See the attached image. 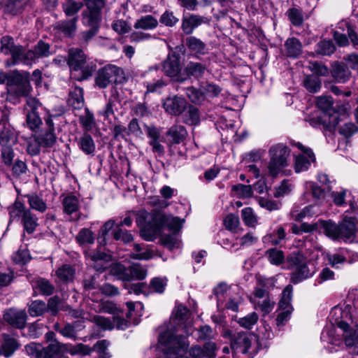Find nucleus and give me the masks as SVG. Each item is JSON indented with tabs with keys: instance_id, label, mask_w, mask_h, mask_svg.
Listing matches in <instances>:
<instances>
[{
	"instance_id": "680f3d73",
	"label": "nucleus",
	"mask_w": 358,
	"mask_h": 358,
	"mask_svg": "<svg viewBox=\"0 0 358 358\" xmlns=\"http://www.w3.org/2000/svg\"><path fill=\"white\" fill-rule=\"evenodd\" d=\"M241 216L243 221L248 227H254L257 222V217L250 207L245 208L241 210Z\"/></svg>"
},
{
	"instance_id": "a18cd8bd",
	"label": "nucleus",
	"mask_w": 358,
	"mask_h": 358,
	"mask_svg": "<svg viewBox=\"0 0 358 358\" xmlns=\"http://www.w3.org/2000/svg\"><path fill=\"white\" fill-rule=\"evenodd\" d=\"M77 21L78 17H73L69 20L59 22L57 27L65 35L71 36L76 30Z\"/></svg>"
},
{
	"instance_id": "58836bf2",
	"label": "nucleus",
	"mask_w": 358,
	"mask_h": 358,
	"mask_svg": "<svg viewBox=\"0 0 358 358\" xmlns=\"http://www.w3.org/2000/svg\"><path fill=\"white\" fill-rule=\"evenodd\" d=\"M37 221V217L29 210L22 215V222L24 230L29 234H32L35 231L38 226Z\"/></svg>"
},
{
	"instance_id": "4be33fe9",
	"label": "nucleus",
	"mask_w": 358,
	"mask_h": 358,
	"mask_svg": "<svg viewBox=\"0 0 358 358\" xmlns=\"http://www.w3.org/2000/svg\"><path fill=\"white\" fill-rule=\"evenodd\" d=\"M356 223L352 218L344 219L338 224V240H348L355 236Z\"/></svg>"
},
{
	"instance_id": "1a4fd4ad",
	"label": "nucleus",
	"mask_w": 358,
	"mask_h": 358,
	"mask_svg": "<svg viewBox=\"0 0 358 358\" xmlns=\"http://www.w3.org/2000/svg\"><path fill=\"white\" fill-rule=\"evenodd\" d=\"M292 293L293 287L291 285H287L282 292L281 299L278 303L280 312L278 314L275 320L276 325L278 327L285 324L292 313L293 308L291 305Z\"/></svg>"
},
{
	"instance_id": "4468645a",
	"label": "nucleus",
	"mask_w": 358,
	"mask_h": 358,
	"mask_svg": "<svg viewBox=\"0 0 358 358\" xmlns=\"http://www.w3.org/2000/svg\"><path fill=\"white\" fill-rule=\"evenodd\" d=\"M337 327L343 331V337L347 346L352 348L351 353L358 355V327H351L343 320L336 322Z\"/></svg>"
},
{
	"instance_id": "f03ea898",
	"label": "nucleus",
	"mask_w": 358,
	"mask_h": 358,
	"mask_svg": "<svg viewBox=\"0 0 358 358\" xmlns=\"http://www.w3.org/2000/svg\"><path fill=\"white\" fill-rule=\"evenodd\" d=\"M86 9L82 13V22L90 27L80 35L81 44H87L97 34L101 22V10L105 6L104 0H85Z\"/></svg>"
},
{
	"instance_id": "a211bd4d",
	"label": "nucleus",
	"mask_w": 358,
	"mask_h": 358,
	"mask_svg": "<svg viewBox=\"0 0 358 358\" xmlns=\"http://www.w3.org/2000/svg\"><path fill=\"white\" fill-rule=\"evenodd\" d=\"M164 73L175 80L179 79V57L176 53L169 54L163 64Z\"/></svg>"
},
{
	"instance_id": "c756f323",
	"label": "nucleus",
	"mask_w": 358,
	"mask_h": 358,
	"mask_svg": "<svg viewBox=\"0 0 358 358\" xmlns=\"http://www.w3.org/2000/svg\"><path fill=\"white\" fill-rule=\"evenodd\" d=\"M3 342L1 348V353L6 357H9L18 348L19 343L15 338L6 334H3Z\"/></svg>"
},
{
	"instance_id": "13d9d810",
	"label": "nucleus",
	"mask_w": 358,
	"mask_h": 358,
	"mask_svg": "<svg viewBox=\"0 0 358 358\" xmlns=\"http://www.w3.org/2000/svg\"><path fill=\"white\" fill-rule=\"evenodd\" d=\"M80 245L92 244L94 241V236L92 231L88 229H82L76 236Z\"/></svg>"
},
{
	"instance_id": "6ab92c4d",
	"label": "nucleus",
	"mask_w": 358,
	"mask_h": 358,
	"mask_svg": "<svg viewBox=\"0 0 358 358\" xmlns=\"http://www.w3.org/2000/svg\"><path fill=\"white\" fill-rule=\"evenodd\" d=\"M27 314L24 310L10 309L4 315V320L13 327L18 329L24 327L27 321Z\"/></svg>"
},
{
	"instance_id": "09e8293b",
	"label": "nucleus",
	"mask_w": 358,
	"mask_h": 358,
	"mask_svg": "<svg viewBox=\"0 0 358 358\" xmlns=\"http://www.w3.org/2000/svg\"><path fill=\"white\" fill-rule=\"evenodd\" d=\"M46 311L47 306L46 303L43 301H34L29 306L28 312L32 317L42 315Z\"/></svg>"
},
{
	"instance_id": "bf43d9fd",
	"label": "nucleus",
	"mask_w": 358,
	"mask_h": 358,
	"mask_svg": "<svg viewBox=\"0 0 358 358\" xmlns=\"http://www.w3.org/2000/svg\"><path fill=\"white\" fill-rule=\"evenodd\" d=\"M11 167L12 174L15 178H20L26 174L28 170L26 163L20 159H15Z\"/></svg>"
},
{
	"instance_id": "f257e3e1",
	"label": "nucleus",
	"mask_w": 358,
	"mask_h": 358,
	"mask_svg": "<svg viewBox=\"0 0 358 358\" xmlns=\"http://www.w3.org/2000/svg\"><path fill=\"white\" fill-rule=\"evenodd\" d=\"M179 306H176L164 329L158 337L157 348L162 355L159 358H179Z\"/></svg>"
},
{
	"instance_id": "a878e982",
	"label": "nucleus",
	"mask_w": 358,
	"mask_h": 358,
	"mask_svg": "<svg viewBox=\"0 0 358 358\" xmlns=\"http://www.w3.org/2000/svg\"><path fill=\"white\" fill-rule=\"evenodd\" d=\"M204 22L203 17L192 15L188 17H183L182 29L187 35H190L194 30Z\"/></svg>"
},
{
	"instance_id": "79ce46f5",
	"label": "nucleus",
	"mask_w": 358,
	"mask_h": 358,
	"mask_svg": "<svg viewBox=\"0 0 358 358\" xmlns=\"http://www.w3.org/2000/svg\"><path fill=\"white\" fill-rule=\"evenodd\" d=\"M289 20L295 27H301L303 23L302 10L296 8H291L286 12Z\"/></svg>"
},
{
	"instance_id": "c03bdc74",
	"label": "nucleus",
	"mask_w": 358,
	"mask_h": 358,
	"mask_svg": "<svg viewBox=\"0 0 358 358\" xmlns=\"http://www.w3.org/2000/svg\"><path fill=\"white\" fill-rule=\"evenodd\" d=\"M165 110L171 115H177L179 111V99L177 95L167 97L163 103Z\"/></svg>"
},
{
	"instance_id": "774afa93",
	"label": "nucleus",
	"mask_w": 358,
	"mask_h": 358,
	"mask_svg": "<svg viewBox=\"0 0 358 358\" xmlns=\"http://www.w3.org/2000/svg\"><path fill=\"white\" fill-rule=\"evenodd\" d=\"M185 94L189 101L194 103H199L203 99V94L193 87L186 88Z\"/></svg>"
},
{
	"instance_id": "4d7b16f0",
	"label": "nucleus",
	"mask_w": 358,
	"mask_h": 358,
	"mask_svg": "<svg viewBox=\"0 0 358 358\" xmlns=\"http://www.w3.org/2000/svg\"><path fill=\"white\" fill-rule=\"evenodd\" d=\"M258 319V315L255 312H253L243 317L239 318L238 323L241 327L250 329L257 322Z\"/></svg>"
},
{
	"instance_id": "f8f14e48",
	"label": "nucleus",
	"mask_w": 358,
	"mask_h": 358,
	"mask_svg": "<svg viewBox=\"0 0 358 358\" xmlns=\"http://www.w3.org/2000/svg\"><path fill=\"white\" fill-rule=\"evenodd\" d=\"M11 81L13 83V91L17 96H25L29 98L31 91L29 83V73L27 72L14 73Z\"/></svg>"
},
{
	"instance_id": "0eeeda50",
	"label": "nucleus",
	"mask_w": 358,
	"mask_h": 358,
	"mask_svg": "<svg viewBox=\"0 0 358 358\" xmlns=\"http://www.w3.org/2000/svg\"><path fill=\"white\" fill-rule=\"evenodd\" d=\"M251 335L246 332H236L231 336V348L234 358H252L250 352Z\"/></svg>"
},
{
	"instance_id": "cd10ccee",
	"label": "nucleus",
	"mask_w": 358,
	"mask_h": 358,
	"mask_svg": "<svg viewBox=\"0 0 358 358\" xmlns=\"http://www.w3.org/2000/svg\"><path fill=\"white\" fill-rule=\"evenodd\" d=\"M183 107V110H180V115L182 116L183 121L189 124H196L199 120L198 109L192 106L185 107L182 105V101L180 99V107Z\"/></svg>"
},
{
	"instance_id": "69168bd1",
	"label": "nucleus",
	"mask_w": 358,
	"mask_h": 358,
	"mask_svg": "<svg viewBox=\"0 0 358 358\" xmlns=\"http://www.w3.org/2000/svg\"><path fill=\"white\" fill-rule=\"evenodd\" d=\"M15 152L10 146L4 147L1 150V159L3 164L6 166H11L15 162Z\"/></svg>"
},
{
	"instance_id": "7c9ffc66",
	"label": "nucleus",
	"mask_w": 358,
	"mask_h": 358,
	"mask_svg": "<svg viewBox=\"0 0 358 358\" xmlns=\"http://www.w3.org/2000/svg\"><path fill=\"white\" fill-rule=\"evenodd\" d=\"M333 104V99L330 96H320L317 99V107L324 112L323 115H327V117L331 115L338 116L334 109Z\"/></svg>"
},
{
	"instance_id": "7ed1b4c3",
	"label": "nucleus",
	"mask_w": 358,
	"mask_h": 358,
	"mask_svg": "<svg viewBox=\"0 0 358 358\" xmlns=\"http://www.w3.org/2000/svg\"><path fill=\"white\" fill-rule=\"evenodd\" d=\"M141 217L145 222L141 230V236L147 241H154L160 233L162 227H171L172 224H177L179 222L178 217L162 215L157 211L142 212Z\"/></svg>"
},
{
	"instance_id": "2f4dec72",
	"label": "nucleus",
	"mask_w": 358,
	"mask_h": 358,
	"mask_svg": "<svg viewBox=\"0 0 358 358\" xmlns=\"http://www.w3.org/2000/svg\"><path fill=\"white\" fill-rule=\"evenodd\" d=\"M79 148L86 155H92L95 151V143L92 136L85 133L78 141Z\"/></svg>"
},
{
	"instance_id": "ea45409f",
	"label": "nucleus",
	"mask_w": 358,
	"mask_h": 358,
	"mask_svg": "<svg viewBox=\"0 0 358 358\" xmlns=\"http://www.w3.org/2000/svg\"><path fill=\"white\" fill-rule=\"evenodd\" d=\"M303 86L310 93L317 92L322 86L320 78L317 76H306L303 80Z\"/></svg>"
},
{
	"instance_id": "9b49d317",
	"label": "nucleus",
	"mask_w": 358,
	"mask_h": 358,
	"mask_svg": "<svg viewBox=\"0 0 358 358\" xmlns=\"http://www.w3.org/2000/svg\"><path fill=\"white\" fill-rule=\"evenodd\" d=\"M122 70L115 65H107L98 71L96 84L101 88H106L110 83L117 82Z\"/></svg>"
},
{
	"instance_id": "bb28decb",
	"label": "nucleus",
	"mask_w": 358,
	"mask_h": 358,
	"mask_svg": "<svg viewBox=\"0 0 358 358\" xmlns=\"http://www.w3.org/2000/svg\"><path fill=\"white\" fill-rule=\"evenodd\" d=\"M206 70V67L201 63L189 62L184 70V73L186 74V76L184 78H180V82L191 76H193L197 79L200 78L203 76Z\"/></svg>"
},
{
	"instance_id": "8fccbe9b",
	"label": "nucleus",
	"mask_w": 358,
	"mask_h": 358,
	"mask_svg": "<svg viewBox=\"0 0 358 358\" xmlns=\"http://www.w3.org/2000/svg\"><path fill=\"white\" fill-rule=\"evenodd\" d=\"M336 50V46L331 40H322L317 44L316 52L322 55H331Z\"/></svg>"
},
{
	"instance_id": "ddd939ff",
	"label": "nucleus",
	"mask_w": 358,
	"mask_h": 358,
	"mask_svg": "<svg viewBox=\"0 0 358 358\" xmlns=\"http://www.w3.org/2000/svg\"><path fill=\"white\" fill-rule=\"evenodd\" d=\"M113 237L116 241H121L124 243L131 242L133 240L132 234L127 230L122 229L120 224H115V220H109L104 223L100 229V234L105 238L108 234L113 229Z\"/></svg>"
},
{
	"instance_id": "5fc2aeb1",
	"label": "nucleus",
	"mask_w": 358,
	"mask_h": 358,
	"mask_svg": "<svg viewBox=\"0 0 358 358\" xmlns=\"http://www.w3.org/2000/svg\"><path fill=\"white\" fill-rule=\"evenodd\" d=\"M27 197L28 199L29 204L32 209L36 210L41 213L46 210L47 206L45 203L38 195L31 194L27 195Z\"/></svg>"
},
{
	"instance_id": "39448f33",
	"label": "nucleus",
	"mask_w": 358,
	"mask_h": 358,
	"mask_svg": "<svg viewBox=\"0 0 358 358\" xmlns=\"http://www.w3.org/2000/svg\"><path fill=\"white\" fill-rule=\"evenodd\" d=\"M290 149L283 143H277L270 147L268 150L269 162L268 172L272 177H276L288 166V159Z\"/></svg>"
},
{
	"instance_id": "6e6d98bb",
	"label": "nucleus",
	"mask_w": 358,
	"mask_h": 358,
	"mask_svg": "<svg viewBox=\"0 0 358 358\" xmlns=\"http://www.w3.org/2000/svg\"><path fill=\"white\" fill-rule=\"evenodd\" d=\"M37 138L39 142L41 143L42 146L44 147H51L55 144L56 141L55 131L49 129H47L45 133L37 136Z\"/></svg>"
},
{
	"instance_id": "e2e57ef3",
	"label": "nucleus",
	"mask_w": 358,
	"mask_h": 358,
	"mask_svg": "<svg viewBox=\"0 0 358 358\" xmlns=\"http://www.w3.org/2000/svg\"><path fill=\"white\" fill-rule=\"evenodd\" d=\"M338 132L345 138H348L358 132V127L353 122H347L339 128Z\"/></svg>"
},
{
	"instance_id": "473e14b6",
	"label": "nucleus",
	"mask_w": 358,
	"mask_h": 358,
	"mask_svg": "<svg viewBox=\"0 0 358 358\" xmlns=\"http://www.w3.org/2000/svg\"><path fill=\"white\" fill-rule=\"evenodd\" d=\"M69 104L74 109H80L84 105L83 90L80 87H75L69 93Z\"/></svg>"
},
{
	"instance_id": "20e7f679",
	"label": "nucleus",
	"mask_w": 358,
	"mask_h": 358,
	"mask_svg": "<svg viewBox=\"0 0 358 358\" xmlns=\"http://www.w3.org/2000/svg\"><path fill=\"white\" fill-rule=\"evenodd\" d=\"M290 282L296 285L311 278L315 273L314 267L310 268L306 256L300 251L293 252L287 257Z\"/></svg>"
},
{
	"instance_id": "4c0bfd02",
	"label": "nucleus",
	"mask_w": 358,
	"mask_h": 358,
	"mask_svg": "<svg viewBox=\"0 0 358 358\" xmlns=\"http://www.w3.org/2000/svg\"><path fill=\"white\" fill-rule=\"evenodd\" d=\"M62 206L64 213L71 215L78 210L80 204L78 199L76 196L70 194L64 198Z\"/></svg>"
},
{
	"instance_id": "a19ab883",
	"label": "nucleus",
	"mask_w": 358,
	"mask_h": 358,
	"mask_svg": "<svg viewBox=\"0 0 358 358\" xmlns=\"http://www.w3.org/2000/svg\"><path fill=\"white\" fill-rule=\"evenodd\" d=\"M129 271V267L127 268L119 263L114 264L110 268L111 274L123 281H130Z\"/></svg>"
},
{
	"instance_id": "052dcab7",
	"label": "nucleus",
	"mask_w": 358,
	"mask_h": 358,
	"mask_svg": "<svg viewBox=\"0 0 358 358\" xmlns=\"http://www.w3.org/2000/svg\"><path fill=\"white\" fill-rule=\"evenodd\" d=\"M129 273L130 280L132 279L142 280L147 275V270L139 264H134L129 266Z\"/></svg>"
},
{
	"instance_id": "dca6fc26",
	"label": "nucleus",
	"mask_w": 358,
	"mask_h": 358,
	"mask_svg": "<svg viewBox=\"0 0 358 358\" xmlns=\"http://www.w3.org/2000/svg\"><path fill=\"white\" fill-rule=\"evenodd\" d=\"M85 256L90 261L91 266L99 272L103 271L111 261L110 255L100 251H87L85 252Z\"/></svg>"
},
{
	"instance_id": "6e6552de",
	"label": "nucleus",
	"mask_w": 358,
	"mask_h": 358,
	"mask_svg": "<svg viewBox=\"0 0 358 358\" xmlns=\"http://www.w3.org/2000/svg\"><path fill=\"white\" fill-rule=\"evenodd\" d=\"M86 58V55L80 49L71 48L69 50L68 64L72 70V74L78 71L82 72V76L78 79H86L94 70L92 67H85Z\"/></svg>"
},
{
	"instance_id": "f704fd0d",
	"label": "nucleus",
	"mask_w": 358,
	"mask_h": 358,
	"mask_svg": "<svg viewBox=\"0 0 358 358\" xmlns=\"http://www.w3.org/2000/svg\"><path fill=\"white\" fill-rule=\"evenodd\" d=\"M320 224L326 236L334 240H338V224L330 220H320Z\"/></svg>"
},
{
	"instance_id": "37998d69",
	"label": "nucleus",
	"mask_w": 358,
	"mask_h": 358,
	"mask_svg": "<svg viewBox=\"0 0 358 358\" xmlns=\"http://www.w3.org/2000/svg\"><path fill=\"white\" fill-rule=\"evenodd\" d=\"M197 341H207L215 338V333L209 325H201L196 329Z\"/></svg>"
},
{
	"instance_id": "423d86ee",
	"label": "nucleus",
	"mask_w": 358,
	"mask_h": 358,
	"mask_svg": "<svg viewBox=\"0 0 358 358\" xmlns=\"http://www.w3.org/2000/svg\"><path fill=\"white\" fill-rule=\"evenodd\" d=\"M67 350L68 344L59 341L50 343L46 347L36 343H31L25 346L27 353L34 358H55Z\"/></svg>"
},
{
	"instance_id": "412c9836",
	"label": "nucleus",
	"mask_w": 358,
	"mask_h": 358,
	"mask_svg": "<svg viewBox=\"0 0 358 358\" xmlns=\"http://www.w3.org/2000/svg\"><path fill=\"white\" fill-rule=\"evenodd\" d=\"M168 234H164L161 236L162 244L169 250L178 248V238L179 231V222L177 224H172L171 227H167Z\"/></svg>"
},
{
	"instance_id": "9d476101",
	"label": "nucleus",
	"mask_w": 358,
	"mask_h": 358,
	"mask_svg": "<svg viewBox=\"0 0 358 358\" xmlns=\"http://www.w3.org/2000/svg\"><path fill=\"white\" fill-rule=\"evenodd\" d=\"M41 107V103L34 97L27 99L24 110L26 112V124L32 131H37L42 125V120L38 113Z\"/></svg>"
},
{
	"instance_id": "3c124183",
	"label": "nucleus",
	"mask_w": 358,
	"mask_h": 358,
	"mask_svg": "<svg viewBox=\"0 0 358 358\" xmlns=\"http://www.w3.org/2000/svg\"><path fill=\"white\" fill-rule=\"evenodd\" d=\"M34 287L42 294L49 296L53 294L55 287L48 280L40 278L36 281Z\"/></svg>"
},
{
	"instance_id": "338daca9",
	"label": "nucleus",
	"mask_w": 358,
	"mask_h": 358,
	"mask_svg": "<svg viewBox=\"0 0 358 358\" xmlns=\"http://www.w3.org/2000/svg\"><path fill=\"white\" fill-rule=\"evenodd\" d=\"M92 321L100 328L104 330H111L114 328L113 320L101 315H94Z\"/></svg>"
},
{
	"instance_id": "f3484780",
	"label": "nucleus",
	"mask_w": 358,
	"mask_h": 358,
	"mask_svg": "<svg viewBox=\"0 0 358 358\" xmlns=\"http://www.w3.org/2000/svg\"><path fill=\"white\" fill-rule=\"evenodd\" d=\"M1 50L6 55H12L14 64L22 62L23 48L22 46L14 45L13 40L10 36H3L1 39Z\"/></svg>"
},
{
	"instance_id": "393cba45",
	"label": "nucleus",
	"mask_w": 358,
	"mask_h": 358,
	"mask_svg": "<svg viewBox=\"0 0 358 358\" xmlns=\"http://www.w3.org/2000/svg\"><path fill=\"white\" fill-rule=\"evenodd\" d=\"M185 46L191 52L199 55L207 52L206 44L196 36H189L184 40Z\"/></svg>"
},
{
	"instance_id": "5701e85b",
	"label": "nucleus",
	"mask_w": 358,
	"mask_h": 358,
	"mask_svg": "<svg viewBox=\"0 0 358 358\" xmlns=\"http://www.w3.org/2000/svg\"><path fill=\"white\" fill-rule=\"evenodd\" d=\"M284 47L287 57L295 59L302 54V43L295 37L288 38L284 43Z\"/></svg>"
},
{
	"instance_id": "de8ad7c7",
	"label": "nucleus",
	"mask_w": 358,
	"mask_h": 358,
	"mask_svg": "<svg viewBox=\"0 0 358 358\" xmlns=\"http://www.w3.org/2000/svg\"><path fill=\"white\" fill-rule=\"evenodd\" d=\"M314 162L306 155H299L295 158L294 170L296 173L305 171L309 168L310 163Z\"/></svg>"
},
{
	"instance_id": "0e129e2a",
	"label": "nucleus",
	"mask_w": 358,
	"mask_h": 358,
	"mask_svg": "<svg viewBox=\"0 0 358 358\" xmlns=\"http://www.w3.org/2000/svg\"><path fill=\"white\" fill-rule=\"evenodd\" d=\"M74 270L69 265H64L57 271V277L64 282H68L73 279Z\"/></svg>"
},
{
	"instance_id": "c85d7f7f",
	"label": "nucleus",
	"mask_w": 358,
	"mask_h": 358,
	"mask_svg": "<svg viewBox=\"0 0 358 358\" xmlns=\"http://www.w3.org/2000/svg\"><path fill=\"white\" fill-rule=\"evenodd\" d=\"M157 25V20L152 15H148L142 16L141 18L138 19L135 22L134 27L136 29L150 30L155 29Z\"/></svg>"
},
{
	"instance_id": "b1692460",
	"label": "nucleus",
	"mask_w": 358,
	"mask_h": 358,
	"mask_svg": "<svg viewBox=\"0 0 358 358\" xmlns=\"http://www.w3.org/2000/svg\"><path fill=\"white\" fill-rule=\"evenodd\" d=\"M331 76L336 82L345 83L350 80L351 72L343 62H336L332 66Z\"/></svg>"
},
{
	"instance_id": "c9c22d12",
	"label": "nucleus",
	"mask_w": 358,
	"mask_h": 358,
	"mask_svg": "<svg viewBox=\"0 0 358 358\" xmlns=\"http://www.w3.org/2000/svg\"><path fill=\"white\" fill-rule=\"evenodd\" d=\"M189 343H186L185 341L182 339V336L180 335V352H185L186 354L191 357V358H205L203 354V350L199 345H195L189 348Z\"/></svg>"
},
{
	"instance_id": "603ef678",
	"label": "nucleus",
	"mask_w": 358,
	"mask_h": 358,
	"mask_svg": "<svg viewBox=\"0 0 358 358\" xmlns=\"http://www.w3.org/2000/svg\"><path fill=\"white\" fill-rule=\"evenodd\" d=\"M83 7L82 2H77L76 0H68L66 3L63 5L64 11L66 16L76 17V13Z\"/></svg>"
},
{
	"instance_id": "e433bc0d",
	"label": "nucleus",
	"mask_w": 358,
	"mask_h": 358,
	"mask_svg": "<svg viewBox=\"0 0 358 358\" xmlns=\"http://www.w3.org/2000/svg\"><path fill=\"white\" fill-rule=\"evenodd\" d=\"M17 142V136L13 129L4 127L0 131V145L2 147L11 146Z\"/></svg>"
},
{
	"instance_id": "864d4df0",
	"label": "nucleus",
	"mask_w": 358,
	"mask_h": 358,
	"mask_svg": "<svg viewBox=\"0 0 358 358\" xmlns=\"http://www.w3.org/2000/svg\"><path fill=\"white\" fill-rule=\"evenodd\" d=\"M9 215L10 219H20V217L22 218V215L25 211H28V209H26L24 205L19 201H15L13 206L8 208Z\"/></svg>"
},
{
	"instance_id": "2eb2a0df",
	"label": "nucleus",
	"mask_w": 358,
	"mask_h": 358,
	"mask_svg": "<svg viewBox=\"0 0 358 358\" xmlns=\"http://www.w3.org/2000/svg\"><path fill=\"white\" fill-rule=\"evenodd\" d=\"M50 55H52V51L49 44L40 41L34 46L33 50H29L26 53L23 52L22 62L24 63L29 64L30 62H35L37 59L48 57Z\"/></svg>"
},
{
	"instance_id": "aec40b11",
	"label": "nucleus",
	"mask_w": 358,
	"mask_h": 358,
	"mask_svg": "<svg viewBox=\"0 0 358 358\" xmlns=\"http://www.w3.org/2000/svg\"><path fill=\"white\" fill-rule=\"evenodd\" d=\"M339 117L336 115H331L327 116V115L317 117L316 118H311L309 120V123L311 126L314 127H317L318 126L322 125L323 128L327 130L331 131L334 130L336 126L339 123Z\"/></svg>"
},
{
	"instance_id": "49530a36",
	"label": "nucleus",
	"mask_w": 358,
	"mask_h": 358,
	"mask_svg": "<svg viewBox=\"0 0 358 358\" xmlns=\"http://www.w3.org/2000/svg\"><path fill=\"white\" fill-rule=\"evenodd\" d=\"M266 256L268 257L271 264L279 266L284 262L285 255L282 250L275 248L268 249L266 252Z\"/></svg>"
},
{
	"instance_id": "72a5a7b5",
	"label": "nucleus",
	"mask_w": 358,
	"mask_h": 358,
	"mask_svg": "<svg viewBox=\"0 0 358 358\" xmlns=\"http://www.w3.org/2000/svg\"><path fill=\"white\" fill-rule=\"evenodd\" d=\"M29 0H6L4 4L6 13L17 15L27 5Z\"/></svg>"
}]
</instances>
